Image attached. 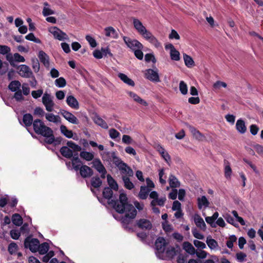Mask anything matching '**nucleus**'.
<instances>
[{"label": "nucleus", "mask_w": 263, "mask_h": 263, "mask_svg": "<svg viewBox=\"0 0 263 263\" xmlns=\"http://www.w3.org/2000/svg\"><path fill=\"white\" fill-rule=\"evenodd\" d=\"M145 60L147 62H149L152 61L154 63L156 62V58L154 55L151 53H147L145 55Z\"/></svg>", "instance_id": "69168bd1"}, {"label": "nucleus", "mask_w": 263, "mask_h": 263, "mask_svg": "<svg viewBox=\"0 0 263 263\" xmlns=\"http://www.w3.org/2000/svg\"><path fill=\"white\" fill-rule=\"evenodd\" d=\"M93 121L96 124L104 129H107L108 128L107 123L99 116H95Z\"/></svg>", "instance_id": "473e14b6"}, {"label": "nucleus", "mask_w": 263, "mask_h": 263, "mask_svg": "<svg viewBox=\"0 0 263 263\" xmlns=\"http://www.w3.org/2000/svg\"><path fill=\"white\" fill-rule=\"evenodd\" d=\"M206 242L208 247L212 250L216 249L218 246V242L211 236L207 237Z\"/></svg>", "instance_id": "58836bf2"}, {"label": "nucleus", "mask_w": 263, "mask_h": 263, "mask_svg": "<svg viewBox=\"0 0 263 263\" xmlns=\"http://www.w3.org/2000/svg\"><path fill=\"white\" fill-rule=\"evenodd\" d=\"M224 218L226 220V221H227V222L231 224L232 225L234 226L235 227H238V224L235 222V220H234V218L233 217H232L230 215L227 214L224 216Z\"/></svg>", "instance_id": "6e6d98bb"}, {"label": "nucleus", "mask_w": 263, "mask_h": 263, "mask_svg": "<svg viewBox=\"0 0 263 263\" xmlns=\"http://www.w3.org/2000/svg\"><path fill=\"white\" fill-rule=\"evenodd\" d=\"M43 104L46 107V110L49 112L53 111V107L54 105V103L52 101L51 95L47 92H45L42 98Z\"/></svg>", "instance_id": "423d86ee"}, {"label": "nucleus", "mask_w": 263, "mask_h": 263, "mask_svg": "<svg viewBox=\"0 0 263 263\" xmlns=\"http://www.w3.org/2000/svg\"><path fill=\"white\" fill-rule=\"evenodd\" d=\"M61 132L66 137L68 138H71L73 137V132L71 130L67 129V127L65 125H62L60 127Z\"/></svg>", "instance_id": "4c0bfd02"}, {"label": "nucleus", "mask_w": 263, "mask_h": 263, "mask_svg": "<svg viewBox=\"0 0 263 263\" xmlns=\"http://www.w3.org/2000/svg\"><path fill=\"white\" fill-rule=\"evenodd\" d=\"M194 222L196 226L204 231L206 229V224L203 219L199 215H196L194 218Z\"/></svg>", "instance_id": "5701e85b"}, {"label": "nucleus", "mask_w": 263, "mask_h": 263, "mask_svg": "<svg viewBox=\"0 0 263 263\" xmlns=\"http://www.w3.org/2000/svg\"><path fill=\"white\" fill-rule=\"evenodd\" d=\"M72 165L76 171H78L83 165L82 162L79 159L78 154H74L71 159Z\"/></svg>", "instance_id": "dca6fc26"}, {"label": "nucleus", "mask_w": 263, "mask_h": 263, "mask_svg": "<svg viewBox=\"0 0 263 263\" xmlns=\"http://www.w3.org/2000/svg\"><path fill=\"white\" fill-rule=\"evenodd\" d=\"M43 93V89H38L37 90H33L31 92V95L34 99H37L40 98Z\"/></svg>", "instance_id": "e2e57ef3"}, {"label": "nucleus", "mask_w": 263, "mask_h": 263, "mask_svg": "<svg viewBox=\"0 0 263 263\" xmlns=\"http://www.w3.org/2000/svg\"><path fill=\"white\" fill-rule=\"evenodd\" d=\"M167 243L163 237H158L156 240L155 246L159 253H163L165 250Z\"/></svg>", "instance_id": "1a4fd4ad"}, {"label": "nucleus", "mask_w": 263, "mask_h": 263, "mask_svg": "<svg viewBox=\"0 0 263 263\" xmlns=\"http://www.w3.org/2000/svg\"><path fill=\"white\" fill-rule=\"evenodd\" d=\"M148 41L153 44L156 47H159L160 46V43L153 35L148 40Z\"/></svg>", "instance_id": "0e129e2a"}, {"label": "nucleus", "mask_w": 263, "mask_h": 263, "mask_svg": "<svg viewBox=\"0 0 263 263\" xmlns=\"http://www.w3.org/2000/svg\"><path fill=\"white\" fill-rule=\"evenodd\" d=\"M192 232L194 237L196 238L201 240L204 239V236L199 233L196 228L192 229Z\"/></svg>", "instance_id": "680f3d73"}, {"label": "nucleus", "mask_w": 263, "mask_h": 263, "mask_svg": "<svg viewBox=\"0 0 263 263\" xmlns=\"http://www.w3.org/2000/svg\"><path fill=\"white\" fill-rule=\"evenodd\" d=\"M90 184L92 187L95 189L99 188L102 184V181L98 176L91 177Z\"/></svg>", "instance_id": "c85d7f7f"}, {"label": "nucleus", "mask_w": 263, "mask_h": 263, "mask_svg": "<svg viewBox=\"0 0 263 263\" xmlns=\"http://www.w3.org/2000/svg\"><path fill=\"white\" fill-rule=\"evenodd\" d=\"M171 59L174 61H179L180 59L179 52L175 49L170 51Z\"/></svg>", "instance_id": "c03bdc74"}, {"label": "nucleus", "mask_w": 263, "mask_h": 263, "mask_svg": "<svg viewBox=\"0 0 263 263\" xmlns=\"http://www.w3.org/2000/svg\"><path fill=\"white\" fill-rule=\"evenodd\" d=\"M39 246L37 251L40 254L43 255L47 253L49 249V246L47 242H44L41 245L39 244Z\"/></svg>", "instance_id": "ea45409f"}, {"label": "nucleus", "mask_w": 263, "mask_h": 263, "mask_svg": "<svg viewBox=\"0 0 263 263\" xmlns=\"http://www.w3.org/2000/svg\"><path fill=\"white\" fill-rule=\"evenodd\" d=\"M38 57L40 62L42 63L45 67L48 68L49 66V57L43 51L41 50L39 52Z\"/></svg>", "instance_id": "4468645a"}, {"label": "nucleus", "mask_w": 263, "mask_h": 263, "mask_svg": "<svg viewBox=\"0 0 263 263\" xmlns=\"http://www.w3.org/2000/svg\"><path fill=\"white\" fill-rule=\"evenodd\" d=\"M136 225L142 230H149L152 228V224L151 221L148 219L144 218L137 220Z\"/></svg>", "instance_id": "9d476101"}, {"label": "nucleus", "mask_w": 263, "mask_h": 263, "mask_svg": "<svg viewBox=\"0 0 263 263\" xmlns=\"http://www.w3.org/2000/svg\"><path fill=\"white\" fill-rule=\"evenodd\" d=\"M67 145L68 147L72 149L74 152H80L81 150V147L79 145L76 144L74 142L72 141H69L67 142Z\"/></svg>", "instance_id": "a18cd8bd"}, {"label": "nucleus", "mask_w": 263, "mask_h": 263, "mask_svg": "<svg viewBox=\"0 0 263 263\" xmlns=\"http://www.w3.org/2000/svg\"><path fill=\"white\" fill-rule=\"evenodd\" d=\"M165 201V197L158 198L156 200H153L151 201V206H156V205H158L160 206H163L164 205Z\"/></svg>", "instance_id": "79ce46f5"}, {"label": "nucleus", "mask_w": 263, "mask_h": 263, "mask_svg": "<svg viewBox=\"0 0 263 263\" xmlns=\"http://www.w3.org/2000/svg\"><path fill=\"white\" fill-rule=\"evenodd\" d=\"M105 32V35L106 36H110L113 39H117L118 38L119 35L118 33L116 31V30L112 27H106L104 29Z\"/></svg>", "instance_id": "a211bd4d"}, {"label": "nucleus", "mask_w": 263, "mask_h": 263, "mask_svg": "<svg viewBox=\"0 0 263 263\" xmlns=\"http://www.w3.org/2000/svg\"><path fill=\"white\" fill-rule=\"evenodd\" d=\"M11 51L10 48L6 45H0V53L5 54L9 53Z\"/></svg>", "instance_id": "bf43d9fd"}, {"label": "nucleus", "mask_w": 263, "mask_h": 263, "mask_svg": "<svg viewBox=\"0 0 263 263\" xmlns=\"http://www.w3.org/2000/svg\"><path fill=\"white\" fill-rule=\"evenodd\" d=\"M85 38L91 47L95 48L97 46V44L94 38L89 35H86Z\"/></svg>", "instance_id": "5fc2aeb1"}, {"label": "nucleus", "mask_w": 263, "mask_h": 263, "mask_svg": "<svg viewBox=\"0 0 263 263\" xmlns=\"http://www.w3.org/2000/svg\"><path fill=\"white\" fill-rule=\"evenodd\" d=\"M14 92L15 93L14 94L13 97L16 101L20 102L24 100V98L22 95V91L21 89H19L17 91H15Z\"/></svg>", "instance_id": "864d4df0"}, {"label": "nucleus", "mask_w": 263, "mask_h": 263, "mask_svg": "<svg viewBox=\"0 0 263 263\" xmlns=\"http://www.w3.org/2000/svg\"><path fill=\"white\" fill-rule=\"evenodd\" d=\"M14 60L17 62H24L25 61V58L18 53H15L13 54Z\"/></svg>", "instance_id": "774afa93"}, {"label": "nucleus", "mask_w": 263, "mask_h": 263, "mask_svg": "<svg viewBox=\"0 0 263 263\" xmlns=\"http://www.w3.org/2000/svg\"><path fill=\"white\" fill-rule=\"evenodd\" d=\"M23 122L26 127H29L31 125L33 126V116L30 114H25L23 117Z\"/></svg>", "instance_id": "412c9836"}, {"label": "nucleus", "mask_w": 263, "mask_h": 263, "mask_svg": "<svg viewBox=\"0 0 263 263\" xmlns=\"http://www.w3.org/2000/svg\"><path fill=\"white\" fill-rule=\"evenodd\" d=\"M110 137L112 139H115L120 136V133L114 128H111L109 130Z\"/></svg>", "instance_id": "13d9d810"}, {"label": "nucleus", "mask_w": 263, "mask_h": 263, "mask_svg": "<svg viewBox=\"0 0 263 263\" xmlns=\"http://www.w3.org/2000/svg\"><path fill=\"white\" fill-rule=\"evenodd\" d=\"M118 76V77L125 84L131 86H135L134 81L129 78L126 74L122 73H119Z\"/></svg>", "instance_id": "cd10ccee"}, {"label": "nucleus", "mask_w": 263, "mask_h": 263, "mask_svg": "<svg viewBox=\"0 0 263 263\" xmlns=\"http://www.w3.org/2000/svg\"><path fill=\"white\" fill-rule=\"evenodd\" d=\"M66 103L71 108L74 109L79 108V103L78 100L73 96H68L66 98Z\"/></svg>", "instance_id": "ddd939ff"}, {"label": "nucleus", "mask_w": 263, "mask_h": 263, "mask_svg": "<svg viewBox=\"0 0 263 263\" xmlns=\"http://www.w3.org/2000/svg\"><path fill=\"white\" fill-rule=\"evenodd\" d=\"M179 90L182 95H186L187 93V86L186 84L183 81H181L179 83Z\"/></svg>", "instance_id": "8fccbe9b"}, {"label": "nucleus", "mask_w": 263, "mask_h": 263, "mask_svg": "<svg viewBox=\"0 0 263 263\" xmlns=\"http://www.w3.org/2000/svg\"><path fill=\"white\" fill-rule=\"evenodd\" d=\"M224 164H226L225 167H224L225 177L227 178H230L232 171V169L230 167V163L228 161H227L226 160L224 161Z\"/></svg>", "instance_id": "37998d69"}, {"label": "nucleus", "mask_w": 263, "mask_h": 263, "mask_svg": "<svg viewBox=\"0 0 263 263\" xmlns=\"http://www.w3.org/2000/svg\"><path fill=\"white\" fill-rule=\"evenodd\" d=\"M107 180L110 188L116 191L118 190V185L110 175H107Z\"/></svg>", "instance_id": "7c9ffc66"}, {"label": "nucleus", "mask_w": 263, "mask_h": 263, "mask_svg": "<svg viewBox=\"0 0 263 263\" xmlns=\"http://www.w3.org/2000/svg\"><path fill=\"white\" fill-rule=\"evenodd\" d=\"M122 142L126 144H130L133 142V139L130 136L124 135L122 137Z\"/></svg>", "instance_id": "338daca9"}, {"label": "nucleus", "mask_w": 263, "mask_h": 263, "mask_svg": "<svg viewBox=\"0 0 263 263\" xmlns=\"http://www.w3.org/2000/svg\"><path fill=\"white\" fill-rule=\"evenodd\" d=\"M236 128L240 134H244L247 131L245 121L241 119H238L236 123Z\"/></svg>", "instance_id": "6ab92c4d"}, {"label": "nucleus", "mask_w": 263, "mask_h": 263, "mask_svg": "<svg viewBox=\"0 0 263 263\" xmlns=\"http://www.w3.org/2000/svg\"><path fill=\"white\" fill-rule=\"evenodd\" d=\"M113 163L119 168H120L122 165H124V163L123 161L121 160L118 157L115 156L114 154L112 156Z\"/></svg>", "instance_id": "de8ad7c7"}, {"label": "nucleus", "mask_w": 263, "mask_h": 263, "mask_svg": "<svg viewBox=\"0 0 263 263\" xmlns=\"http://www.w3.org/2000/svg\"><path fill=\"white\" fill-rule=\"evenodd\" d=\"M25 39L27 40L33 41L36 43H41V41L39 38H36L33 33H30L26 35Z\"/></svg>", "instance_id": "3c124183"}, {"label": "nucleus", "mask_w": 263, "mask_h": 263, "mask_svg": "<svg viewBox=\"0 0 263 263\" xmlns=\"http://www.w3.org/2000/svg\"><path fill=\"white\" fill-rule=\"evenodd\" d=\"M145 78L151 81L159 82L160 81L158 73L152 69H148L146 70Z\"/></svg>", "instance_id": "9b49d317"}, {"label": "nucleus", "mask_w": 263, "mask_h": 263, "mask_svg": "<svg viewBox=\"0 0 263 263\" xmlns=\"http://www.w3.org/2000/svg\"><path fill=\"white\" fill-rule=\"evenodd\" d=\"M81 176L83 178L91 177L93 174V170L86 165H83L79 170Z\"/></svg>", "instance_id": "f8f14e48"}, {"label": "nucleus", "mask_w": 263, "mask_h": 263, "mask_svg": "<svg viewBox=\"0 0 263 263\" xmlns=\"http://www.w3.org/2000/svg\"><path fill=\"white\" fill-rule=\"evenodd\" d=\"M55 84L59 87H64L66 85V80L63 77H60L55 80Z\"/></svg>", "instance_id": "09e8293b"}, {"label": "nucleus", "mask_w": 263, "mask_h": 263, "mask_svg": "<svg viewBox=\"0 0 263 263\" xmlns=\"http://www.w3.org/2000/svg\"><path fill=\"white\" fill-rule=\"evenodd\" d=\"M45 118L49 122H52L57 123L60 122V117L58 115H54L52 113L45 114Z\"/></svg>", "instance_id": "72a5a7b5"}, {"label": "nucleus", "mask_w": 263, "mask_h": 263, "mask_svg": "<svg viewBox=\"0 0 263 263\" xmlns=\"http://www.w3.org/2000/svg\"><path fill=\"white\" fill-rule=\"evenodd\" d=\"M128 95L131 98L133 99L135 102L145 106L148 105L147 103L144 100L141 99L138 95L135 92L130 91L128 92Z\"/></svg>", "instance_id": "a878e982"}, {"label": "nucleus", "mask_w": 263, "mask_h": 263, "mask_svg": "<svg viewBox=\"0 0 263 263\" xmlns=\"http://www.w3.org/2000/svg\"><path fill=\"white\" fill-rule=\"evenodd\" d=\"M33 130L35 134L46 138V143H51L53 141L54 134L53 130L46 126L41 119H35L33 122Z\"/></svg>", "instance_id": "f03ea898"}, {"label": "nucleus", "mask_w": 263, "mask_h": 263, "mask_svg": "<svg viewBox=\"0 0 263 263\" xmlns=\"http://www.w3.org/2000/svg\"><path fill=\"white\" fill-rule=\"evenodd\" d=\"M59 114L71 123L78 124L79 120L72 113L63 109H60Z\"/></svg>", "instance_id": "0eeeda50"}, {"label": "nucleus", "mask_w": 263, "mask_h": 263, "mask_svg": "<svg viewBox=\"0 0 263 263\" xmlns=\"http://www.w3.org/2000/svg\"><path fill=\"white\" fill-rule=\"evenodd\" d=\"M209 202L205 196H203L201 198H198V207L199 209H201L202 206L205 207L208 206Z\"/></svg>", "instance_id": "e433bc0d"}, {"label": "nucleus", "mask_w": 263, "mask_h": 263, "mask_svg": "<svg viewBox=\"0 0 263 263\" xmlns=\"http://www.w3.org/2000/svg\"><path fill=\"white\" fill-rule=\"evenodd\" d=\"M183 59L186 66L189 68H191L195 65L194 61L190 55H187L186 53L183 54Z\"/></svg>", "instance_id": "c9c22d12"}, {"label": "nucleus", "mask_w": 263, "mask_h": 263, "mask_svg": "<svg viewBox=\"0 0 263 263\" xmlns=\"http://www.w3.org/2000/svg\"><path fill=\"white\" fill-rule=\"evenodd\" d=\"M119 169L121 171V174H125V176L132 177L134 175L133 171L126 163H125L124 165H122Z\"/></svg>", "instance_id": "b1692460"}, {"label": "nucleus", "mask_w": 263, "mask_h": 263, "mask_svg": "<svg viewBox=\"0 0 263 263\" xmlns=\"http://www.w3.org/2000/svg\"><path fill=\"white\" fill-rule=\"evenodd\" d=\"M12 221L14 225L21 226L23 223V218L19 214L15 213L12 216Z\"/></svg>", "instance_id": "f704fd0d"}, {"label": "nucleus", "mask_w": 263, "mask_h": 263, "mask_svg": "<svg viewBox=\"0 0 263 263\" xmlns=\"http://www.w3.org/2000/svg\"><path fill=\"white\" fill-rule=\"evenodd\" d=\"M33 114L34 115H37L41 117H43L46 114L43 109L40 107H36L34 110Z\"/></svg>", "instance_id": "4d7b16f0"}, {"label": "nucleus", "mask_w": 263, "mask_h": 263, "mask_svg": "<svg viewBox=\"0 0 263 263\" xmlns=\"http://www.w3.org/2000/svg\"><path fill=\"white\" fill-rule=\"evenodd\" d=\"M103 197L108 200V203L111 201V198L113 197V191L111 188L109 187H105L103 190L102 192ZM112 200H118L116 197H114V199Z\"/></svg>", "instance_id": "2eb2a0df"}, {"label": "nucleus", "mask_w": 263, "mask_h": 263, "mask_svg": "<svg viewBox=\"0 0 263 263\" xmlns=\"http://www.w3.org/2000/svg\"><path fill=\"white\" fill-rule=\"evenodd\" d=\"M108 204L111 205L118 213H125V215L121 219V222L124 225L129 224L131 220L137 215V210L132 204L128 202V198L124 193L120 194L119 200H111L109 201Z\"/></svg>", "instance_id": "f257e3e1"}, {"label": "nucleus", "mask_w": 263, "mask_h": 263, "mask_svg": "<svg viewBox=\"0 0 263 263\" xmlns=\"http://www.w3.org/2000/svg\"><path fill=\"white\" fill-rule=\"evenodd\" d=\"M123 40L127 47L133 51L143 47V45L137 40H132L129 37L124 36Z\"/></svg>", "instance_id": "20e7f679"}, {"label": "nucleus", "mask_w": 263, "mask_h": 263, "mask_svg": "<svg viewBox=\"0 0 263 263\" xmlns=\"http://www.w3.org/2000/svg\"><path fill=\"white\" fill-rule=\"evenodd\" d=\"M18 73L22 77L29 78L32 76V72L30 67L26 65H21L17 67Z\"/></svg>", "instance_id": "6e6552de"}, {"label": "nucleus", "mask_w": 263, "mask_h": 263, "mask_svg": "<svg viewBox=\"0 0 263 263\" xmlns=\"http://www.w3.org/2000/svg\"><path fill=\"white\" fill-rule=\"evenodd\" d=\"M122 179L124 182V186L126 189L131 190L134 188V184L130 180L129 177L127 176H122Z\"/></svg>", "instance_id": "c756f323"}, {"label": "nucleus", "mask_w": 263, "mask_h": 263, "mask_svg": "<svg viewBox=\"0 0 263 263\" xmlns=\"http://www.w3.org/2000/svg\"><path fill=\"white\" fill-rule=\"evenodd\" d=\"M169 184L172 188L175 189L180 186V182L174 175L171 174L168 179Z\"/></svg>", "instance_id": "393cba45"}, {"label": "nucleus", "mask_w": 263, "mask_h": 263, "mask_svg": "<svg viewBox=\"0 0 263 263\" xmlns=\"http://www.w3.org/2000/svg\"><path fill=\"white\" fill-rule=\"evenodd\" d=\"M151 189L146 186H141L140 191L138 195V197L142 200L146 199L151 191Z\"/></svg>", "instance_id": "4be33fe9"}, {"label": "nucleus", "mask_w": 263, "mask_h": 263, "mask_svg": "<svg viewBox=\"0 0 263 263\" xmlns=\"http://www.w3.org/2000/svg\"><path fill=\"white\" fill-rule=\"evenodd\" d=\"M40 241L37 238H32L30 236L26 237L24 241V247L29 249L32 252H36L39 250Z\"/></svg>", "instance_id": "7ed1b4c3"}, {"label": "nucleus", "mask_w": 263, "mask_h": 263, "mask_svg": "<svg viewBox=\"0 0 263 263\" xmlns=\"http://www.w3.org/2000/svg\"><path fill=\"white\" fill-rule=\"evenodd\" d=\"M49 31L52 33L54 37L59 41H63L68 39L66 33L60 30L57 27H52L49 29Z\"/></svg>", "instance_id": "39448f33"}, {"label": "nucleus", "mask_w": 263, "mask_h": 263, "mask_svg": "<svg viewBox=\"0 0 263 263\" xmlns=\"http://www.w3.org/2000/svg\"><path fill=\"white\" fill-rule=\"evenodd\" d=\"M17 249L18 246L16 243L14 242H11L8 247V251L11 255L15 254Z\"/></svg>", "instance_id": "49530a36"}, {"label": "nucleus", "mask_w": 263, "mask_h": 263, "mask_svg": "<svg viewBox=\"0 0 263 263\" xmlns=\"http://www.w3.org/2000/svg\"><path fill=\"white\" fill-rule=\"evenodd\" d=\"M80 156L81 158L88 161L93 160L94 158V155L92 153L86 151L81 152L80 154Z\"/></svg>", "instance_id": "a19ab883"}, {"label": "nucleus", "mask_w": 263, "mask_h": 263, "mask_svg": "<svg viewBox=\"0 0 263 263\" xmlns=\"http://www.w3.org/2000/svg\"><path fill=\"white\" fill-rule=\"evenodd\" d=\"M21 86V84L20 81L17 80H14L11 81L9 85L8 88L12 92L17 91L20 89V87Z\"/></svg>", "instance_id": "2f4dec72"}, {"label": "nucleus", "mask_w": 263, "mask_h": 263, "mask_svg": "<svg viewBox=\"0 0 263 263\" xmlns=\"http://www.w3.org/2000/svg\"><path fill=\"white\" fill-rule=\"evenodd\" d=\"M227 86V84L226 83L220 81H217L213 84V88L215 89H219L221 87L225 88Z\"/></svg>", "instance_id": "052dcab7"}, {"label": "nucleus", "mask_w": 263, "mask_h": 263, "mask_svg": "<svg viewBox=\"0 0 263 263\" xmlns=\"http://www.w3.org/2000/svg\"><path fill=\"white\" fill-rule=\"evenodd\" d=\"M60 152L61 155L66 158L70 159L73 157L72 151L68 148V146H62L60 148Z\"/></svg>", "instance_id": "aec40b11"}, {"label": "nucleus", "mask_w": 263, "mask_h": 263, "mask_svg": "<svg viewBox=\"0 0 263 263\" xmlns=\"http://www.w3.org/2000/svg\"><path fill=\"white\" fill-rule=\"evenodd\" d=\"M166 254L168 257L173 258L176 255V250L174 247L168 248Z\"/></svg>", "instance_id": "603ef678"}, {"label": "nucleus", "mask_w": 263, "mask_h": 263, "mask_svg": "<svg viewBox=\"0 0 263 263\" xmlns=\"http://www.w3.org/2000/svg\"><path fill=\"white\" fill-rule=\"evenodd\" d=\"M92 167H94L99 173L105 171L106 169L99 158L93 159L91 162Z\"/></svg>", "instance_id": "f3484780"}, {"label": "nucleus", "mask_w": 263, "mask_h": 263, "mask_svg": "<svg viewBox=\"0 0 263 263\" xmlns=\"http://www.w3.org/2000/svg\"><path fill=\"white\" fill-rule=\"evenodd\" d=\"M183 249L189 254L194 255L196 253V250L193 245L188 241H185L182 245Z\"/></svg>", "instance_id": "bb28decb"}]
</instances>
